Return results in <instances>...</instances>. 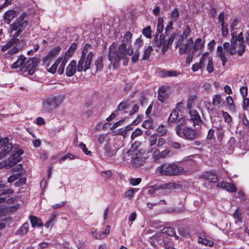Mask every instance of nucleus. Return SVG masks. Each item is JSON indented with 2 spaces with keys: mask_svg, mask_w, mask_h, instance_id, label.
Returning <instances> with one entry per match:
<instances>
[{
  "mask_svg": "<svg viewBox=\"0 0 249 249\" xmlns=\"http://www.w3.org/2000/svg\"><path fill=\"white\" fill-rule=\"evenodd\" d=\"M126 46L124 43H122L118 47V49L115 48L112 44L109 47L108 58L109 61L113 63L114 68H118L119 66L120 60H123L124 65H126L129 60L127 54L132 56L131 60L135 63L137 61L139 57V51L138 49L134 52L131 45H130L126 49Z\"/></svg>",
  "mask_w": 249,
  "mask_h": 249,
  "instance_id": "1",
  "label": "nucleus"
},
{
  "mask_svg": "<svg viewBox=\"0 0 249 249\" xmlns=\"http://www.w3.org/2000/svg\"><path fill=\"white\" fill-rule=\"evenodd\" d=\"M223 52L225 55H233L237 53L239 56L242 55L245 52V45H244V38L242 32L238 34V37H231V45L229 42H225L223 44Z\"/></svg>",
  "mask_w": 249,
  "mask_h": 249,
  "instance_id": "2",
  "label": "nucleus"
},
{
  "mask_svg": "<svg viewBox=\"0 0 249 249\" xmlns=\"http://www.w3.org/2000/svg\"><path fill=\"white\" fill-rule=\"evenodd\" d=\"M93 55L91 46L86 44L82 50L80 59L78 62L77 71H85L89 69Z\"/></svg>",
  "mask_w": 249,
  "mask_h": 249,
  "instance_id": "3",
  "label": "nucleus"
},
{
  "mask_svg": "<svg viewBox=\"0 0 249 249\" xmlns=\"http://www.w3.org/2000/svg\"><path fill=\"white\" fill-rule=\"evenodd\" d=\"M157 174L165 176H178L183 172V168L177 163H164L155 170Z\"/></svg>",
  "mask_w": 249,
  "mask_h": 249,
  "instance_id": "4",
  "label": "nucleus"
},
{
  "mask_svg": "<svg viewBox=\"0 0 249 249\" xmlns=\"http://www.w3.org/2000/svg\"><path fill=\"white\" fill-rule=\"evenodd\" d=\"M204 46V41L200 38H197L195 42L192 38L187 39L186 43L182 44L179 49V53L182 54L188 52L194 53L196 51H201Z\"/></svg>",
  "mask_w": 249,
  "mask_h": 249,
  "instance_id": "5",
  "label": "nucleus"
},
{
  "mask_svg": "<svg viewBox=\"0 0 249 249\" xmlns=\"http://www.w3.org/2000/svg\"><path fill=\"white\" fill-rule=\"evenodd\" d=\"M176 132L178 136L189 140H194L201 134L200 131L198 129L184 127L182 129L180 125H177L176 127Z\"/></svg>",
  "mask_w": 249,
  "mask_h": 249,
  "instance_id": "6",
  "label": "nucleus"
},
{
  "mask_svg": "<svg viewBox=\"0 0 249 249\" xmlns=\"http://www.w3.org/2000/svg\"><path fill=\"white\" fill-rule=\"evenodd\" d=\"M26 17V14L22 13L10 25L9 32L12 33L13 31H16L14 35L15 36H18L28 24V21L25 19Z\"/></svg>",
  "mask_w": 249,
  "mask_h": 249,
  "instance_id": "7",
  "label": "nucleus"
},
{
  "mask_svg": "<svg viewBox=\"0 0 249 249\" xmlns=\"http://www.w3.org/2000/svg\"><path fill=\"white\" fill-rule=\"evenodd\" d=\"M62 101L63 99L60 96L48 97L43 102V110L46 112H50L57 107Z\"/></svg>",
  "mask_w": 249,
  "mask_h": 249,
  "instance_id": "8",
  "label": "nucleus"
},
{
  "mask_svg": "<svg viewBox=\"0 0 249 249\" xmlns=\"http://www.w3.org/2000/svg\"><path fill=\"white\" fill-rule=\"evenodd\" d=\"M3 147V149L0 152V159L3 158L5 155L8 154L10 151L14 153V151L18 148V145L13 146V144L9 142V139L6 138H0V148Z\"/></svg>",
  "mask_w": 249,
  "mask_h": 249,
  "instance_id": "9",
  "label": "nucleus"
},
{
  "mask_svg": "<svg viewBox=\"0 0 249 249\" xmlns=\"http://www.w3.org/2000/svg\"><path fill=\"white\" fill-rule=\"evenodd\" d=\"M67 61L68 59L66 57L60 56L58 57L55 63L48 70V72L54 74L59 65L57 72L59 74H62L64 73L65 67Z\"/></svg>",
  "mask_w": 249,
  "mask_h": 249,
  "instance_id": "10",
  "label": "nucleus"
},
{
  "mask_svg": "<svg viewBox=\"0 0 249 249\" xmlns=\"http://www.w3.org/2000/svg\"><path fill=\"white\" fill-rule=\"evenodd\" d=\"M129 160L127 162H130L134 167L142 166L144 161L141 152H136L130 154L128 158Z\"/></svg>",
  "mask_w": 249,
  "mask_h": 249,
  "instance_id": "11",
  "label": "nucleus"
},
{
  "mask_svg": "<svg viewBox=\"0 0 249 249\" xmlns=\"http://www.w3.org/2000/svg\"><path fill=\"white\" fill-rule=\"evenodd\" d=\"M202 61L203 63V68L206 66V70L209 73L213 71L214 65L213 58L208 53H205L202 54Z\"/></svg>",
  "mask_w": 249,
  "mask_h": 249,
  "instance_id": "12",
  "label": "nucleus"
},
{
  "mask_svg": "<svg viewBox=\"0 0 249 249\" xmlns=\"http://www.w3.org/2000/svg\"><path fill=\"white\" fill-rule=\"evenodd\" d=\"M61 48L59 47H55L53 50L49 52V53L43 58L42 61L43 64L46 67L50 66L51 62L53 59L58 53L60 51Z\"/></svg>",
  "mask_w": 249,
  "mask_h": 249,
  "instance_id": "13",
  "label": "nucleus"
},
{
  "mask_svg": "<svg viewBox=\"0 0 249 249\" xmlns=\"http://www.w3.org/2000/svg\"><path fill=\"white\" fill-rule=\"evenodd\" d=\"M141 144V142L139 141H135L132 143L130 149L124 154L123 160L125 162H127L129 160L128 158L130 157L131 153H135L136 152H141L139 149Z\"/></svg>",
  "mask_w": 249,
  "mask_h": 249,
  "instance_id": "14",
  "label": "nucleus"
},
{
  "mask_svg": "<svg viewBox=\"0 0 249 249\" xmlns=\"http://www.w3.org/2000/svg\"><path fill=\"white\" fill-rule=\"evenodd\" d=\"M14 152L12 155L9 158L8 160L5 161L7 164H12V166L16 165L20 160L21 158L20 156L23 154V151L21 149L17 148Z\"/></svg>",
  "mask_w": 249,
  "mask_h": 249,
  "instance_id": "15",
  "label": "nucleus"
},
{
  "mask_svg": "<svg viewBox=\"0 0 249 249\" xmlns=\"http://www.w3.org/2000/svg\"><path fill=\"white\" fill-rule=\"evenodd\" d=\"M163 230L164 231L162 233H160L153 236L151 238L152 241H153L154 240H157V242L161 241L164 238V233H166L170 236H174L175 235V230L171 227L166 228Z\"/></svg>",
  "mask_w": 249,
  "mask_h": 249,
  "instance_id": "16",
  "label": "nucleus"
},
{
  "mask_svg": "<svg viewBox=\"0 0 249 249\" xmlns=\"http://www.w3.org/2000/svg\"><path fill=\"white\" fill-rule=\"evenodd\" d=\"M38 64V62L36 58H33L27 60L24 64V67L26 68L30 75H32L35 71V69Z\"/></svg>",
  "mask_w": 249,
  "mask_h": 249,
  "instance_id": "17",
  "label": "nucleus"
},
{
  "mask_svg": "<svg viewBox=\"0 0 249 249\" xmlns=\"http://www.w3.org/2000/svg\"><path fill=\"white\" fill-rule=\"evenodd\" d=\"M92 236L96 239H102L106 237L110 232V226H107L105 231L101 232H98L95 228H92L90 230Z\"/></svg>",
  "mask_w": 249,
  "mask_h": 249,
  "instance_id": "18",
  "label": "nucleus"
},
{
  "mask_svg": "<svg viewBox=\"0 0 249 249\" xmlns=\"http://www.w3.org/2000/svg\"><path fill=\"white\" fill-rule=\"evenodd\" d=\"M190 33V29L188 26H187L186 28L184 30L182 35L179 37L178 41H177L176 47L177 48L178 46H181V45L183 43H186L188 38V36H189Z\"/></svg>",
  "mask_w": 249,
  "mask_h": 249,
  "instance_id": "19",
  "label": "nucleus"
},
{
  "mask_svg": "<svg viewBox=\"0 0 249 249\" xmlns=\"http://www.w3.org/2000/svg\"><path fill=\"white\" fill-rule=\"evenodd\" d=\"M200 178L207 180L210 182L215 183L218 180L217 176L212 172H205L203 173L200 176Z\"/></svg>",
  "mask_w": 249,
  "mask_h": 249,
  "instance_id": "20",
  "label": "nucleus"
},
{
  "mask_svg": "<svg viewBox=\"0 0 249 249\" xmlns=\"http://www.w3.org/2000/svg\"><path fill=\"white\" fill-rule=\"evenodd\" d=\"M239 22L236 19H234L233 20L230 25V29L231 32V36L232 37H238V34L241 32L240 30L238 29Z\"/></svg>",
  "mask_w": 249,
  "mask_h": 249,
  "instance_id": "21",
  "label": "nucleus"
},
{
  "mask_svg": "<svg viewBox=\"0 0 249 249\" xmlns=\"http://www.w3.org/2000/svg\"><path fill=\"white\" fill-rule=\"evenodd\" d=\"M160 42H157L156 46L160 47L162 44V52L164 53L168 49L169 46L171 45L167 40H164V36L160 35Z\"/></svg>",
  "mask_w": 249,
  "mask_h": 249,
  "instance_id": "22",
  "label": "nucleus"
},
{
  "mask_svg": "<svg viewBox=\"0 0 249 249\" xmlns=\"http://www.w3.org/2000/svg\"><path fill=\"white\" fill-rule=\"evenodd\" d=\"M169 89V87L164 86L161 87L159 90L158 92V99L163 102L167 98L168 96L167 90Z\"/></svg>",
  "mask_w": 249,
  "mask_h": 249,
  "instance_id": "23",
  "label": "nucleus"
},
{
  "mask_svg": "<svg viewBox=\"0 0 249 249\" xmlns=\"http://www.w3.org/2000/svg\"><path fill=\"white\" fill-rule=\"evenodd\" d=\"M76 68V61L72 60L66 68V74L68 76L71 77L73 76L75 71Z\"/></svg>",
  "mask_w": 249,
  "mask_h": 249,
  "instance_id": "24",
  "label": "nucleus"
},
{
  "mask_svg": "<svg viewBox=\"0 0 249 249\" xmlns=\"http://www.w3.org/2000/svg\"><path fill=\"white\" fill-rule=\"evenodd\" d=\"M189 114L190 116V120L193 122V126H195L200 121V117L197 112L195 110H190Z\"/></svg>",
  "mask_w": 249,
  "mask_h": 249,
  "instance_id": "25",
  "label": "nucleus"
},
{
  "mask_svg": "<svg viewBox=\"0 0 249 249\" xmlns=\"http://www.w3.org/2000/svg\"><path fill=\"white\" fill-rule=\"evenodd\" d=\"M18 36H15V35H13V37L7 43L2 46L1 50L2 52H5L14 45L17 43L19 41V39L17 38Z\"/></svg>",
  "mask_w": 249,
  "mask_h": 249,
  "instance_id": "26",
  "label": "nucleus"
},
{
  "mask_svg": "<svg viewBox=\"0 0 249 249\" xmlns=\"http://www.w3.org/2000/svg\"><path fill=\"white\" fill-rule=\"evenodd\" d=\"M16 12L13 10H9L5 12L4 16V22L9 24L11 21L16 17Z\"/></svg>",
  "mask_w": 249,
  "mask_h": 249,
  "instance_id": "27",
  "label": "nucleus"
},
{
  "mask_svg": "<svg viewBox=\"0 0 249 249\" xmlns=\"http://www.w3.org/2000/svg\"><path fill=\"white\" fill-rule=\"evenodd\" d=\"M217 53L222 62V65L224 66L227 62V58L226 57V55H225V52H223V47L222 46H219L217 47Z\"/></svg>",
  "mask_w": 249,
  "mask_h": 249,
  "instance_id": "28",
  "label": "nucleus"
},
{
  "mask_svg": "<svg viewBox=\"0 0 249 249\" xmlns=\"http://www.w3.org/2000/svg\"><path fill=\"white\" fill-rule=\"evenodd\" d=\"M161 190H173L179 186L174 182H169L164 184L160 183Z\"/></svg>",
  "mask_w": 249,
  "mask_h": 249,
  "instance_id": "29",
  "label": "nucleus"
},
{
  "mask_svg": "<svg viewBox=\"0 0 249 249\" xmlns=\"http://www.w3.org/2000/svg\"><path fill=\"white\" fill-rule=\"evenodd\" d=\"M225 104L230 110H234L235 106L234 103L233 99L231 96H228L226 98Z\"/></svg>",
  "mask_w": 249,
  "mask_h": 249,
  "instance_id": "30",
  "label": "nucleus"
},
{
  "mask_svg": "<svg viewBox=\"0 0 249 249\" xmlns=\"http://www.w3.org/2000/svg\"><path fill=\"white\" fill-rule=\"evenodd\" d=\"M178 111L174 110H173L169 117L168 120V123L170 125H172V124L175 123L177 121V119L178 117Z\"/></svg>",
  "mask_w": 249,
  "mask_h": 249,
  "instance_id": "31",
  "label": "nucleus"
},
{
  "mask_svg": "<svg viewBox=\"0 0 249 249\" xmlns=\"http://www.w3.org/2000/svg\"><path fill=\"white\" fill-rule=\"evenodd\" d=\"M153 153L152 155V158L154 161L157 162L160 159H162L161 152L157 148H154L152 149Z\"/></svg>",
  "mask_w": 249,
  "mask_h": 249,
  "instance_id": "32",
  "label": "nucleus"
},
{
  "mask_svg": "<svg viewBox=\"0 0 249 249\" xmlns=\"http://www.w3.org/2000/svg\"><path fill=\"white\" fill-rule=\"evenodd\" d=\"M30 219L32 226L34 227L36 226H41L43 224L41 219L36 216H30Z\"/></svg>",
  "mask_w": 249,
  "mask_h": 249,
  "instance_id": "33",
  "label": "nucleus"
},
{
  "mask_svg": "<svg viewBox=\"0 0 249 249\" xmlns=\"http://www.w3.org/2000/svg\"><path fill=\"white\" fill-rule=\"evenodd\" d=\"M25 60L26 58L24 56L22 55L19 56L17 61L12 65L11 68L12 69H17L18 68L24 64Z\"/></svg>",
  "mask_w": 249,
  "mask_h": 249,
  "instance_id": "34",
  "label": "nucleus"
},
{
  "mask_svg": "<svg viewBox=\"0 0 249 249\" xmlns=\"http://www.w3.org/2000/svg\"><path fill=\"white\" fill-rule=\"evenodd\" d=\"M76 48V44L73 43L70 47L68 50L66 52L65 56H64L63 57H66L67 59L69 58L73 55Z\"/></svg>",
  "mask_w": 249,
  "mask_h": 249,
  "instance_id": "35",
  "label": "nucleus"
},
{
  "mask_svg": "<svg viewBox=\"0 0 249 249\" xmlns=\"http://www.w3.org/2000/svg\"><path fill=\"white\" fill-rule=\"evenodd\" d=\"M200 69L201 70L203 69V63L202 61V56L200 58L199 62L195 63L192 67V70L194 72H196Z\"/></svg>",
  "mask_w": 249,
  "mask_h": 249,
  "instance_id": "36",
  "label": "nucleus"
},
{
  "mask_svg": "<svg viewBox=\"0 0 249 249\" xmlns=\"http://www.w3.org/2000/svg\"><path fill=\"white\" fill-rule=\"evenodd\" d=\"M198 242L210 247H213L214 244L212 241L200 237L198 239Z\"/></svg>",
  "mask_w": 249,
  "mask_h": 249,
  "instance_id": "37",
  "label": "nucleus"
},
{
  "mask_svg": "<svg viewBox=\"0 0 249 249\" xmlns=\"http://www.w3.org/2000/svg\"><path fill=\"white\" fill-rule=\"evenodd\" d=\"M118 148V147H115V146L114 148H109L107 146L105 148V152L108 156L111 157L115 154Z\"/></svg>",
  "mask_w": 249,
  "mask_h": 249,
  "instance_id": "38",
  "label": "nucleus"
},
{
  "mask_svg": "<svg viewBox=\"0 0 249 249\" xmlns=\"http://www.w3.org/2000/svg\"><path fill=\"white\" fill-rule=\"evenodd\" d=\"M160 190V183H158L154 185L150 186L148 188V193L149 195H152L154 193H155L156 192H157Z\"/></svg>",
  "mask_w": 249,
  "mask_h": 249,
  "instance_id": "39",
  "label": "nucleus"
},
{
  "mask_svg": "<svg viewBox=\"0 0 249 249\" xmlns=\"http://www.w3.org/2000/svg\"><path fill=\"white\" fill-rule=\"evenodd\" d=\"M97 71H101L103 68V60L102 57H98L95 61Z\"/></svg>",
  "mask_w": 249,
  "mask_h": 249,
  "instance_id": "40",
  "label": "nucleus"
},
{
  "mask_svg": "<svg viewBox=\"0 0 249 249\" xmlns=\"http://www.w3.org/2000/svg\"><path fill=\"white\" fill-rule=\"evenodd\" d=\"M158 137L156 134H153L150 136L148 138V144L150 146L152 147L155 145L157 142Z\"/></svg>",
  "mask_w": 249,
  "mask_h": 249,
  "instance_id": "41",
  "label": "nucleus"
},
{
  "mask_svg": "<svg viewBox=\"0 0 249 249\" xmlns=\"http://www.w3.org/2000/svg\"><path fill=\"white\" fill-rule=\"evenodd\" d=\"M153 51L152 47L150 46H148L144 51L143 55L142 56L143 60H147L148 59L151 53V52Z\"/></svg>",
  "mask_w": 249,
  "mask_h": 249,
  "instance_id": "42",
  "label": "nucleus"
},
{
  "mask_svg": "<svg viewBox=\"0 0 249 249\" xmlns=\"http://www.w3.org/2000/svg\"><path fill=\"white\" fill-rule=\"evenodd\" d=\"M222 99L219 94H215L213 96V104L217 106L220 105L221 103Z\"/></svg>",
  "mask_w": 249,
  "mask_h": 249,
  "instance_id": "43",
  "label": "nucleus"
},
{
  "mask_svg": "<svg viewBox=\"0 0 249 249\" xmlns=\"http://www.w3.org/2000/svg\"><path fill=\"white\" fill-rule=\"evenodd\" d=\"M143 35L148 38H150L151 37V31L150 26H148L146 28H144L142 31Z\"/></svg>",
  "mask_w": 249,
  "mask_h": 249,
  "instance_id": "44",
  "label": "nucleus"
},
{
  "mask_svg": "<svg viewBox=\"0 0 249 249\" xmlns=\"http://www.w3.org/2000/svg\"><path fill=\"white\" fill-rule=\"evenodd\" d=\"M142 133V130L139 128H137L134 131L131 136V139L133 140L136 137L141 135Z\"/></svg>",
  "mask_w": 249,
  "mask_h": 249,
  "instance_id": "45",
  "label": "nucleus"
},
{
  "mask_svg": "<svg viewBox=\"0 0 249 249\" xmlns=\"http://www.w3.org/2000/svg\"><path fill=\"white\" fill-rule=\"evenodd\" d=\"M163 19L161 18L160 17L158 18V22L157 24V31L159 33H161L163 30Z\"/></svg>",
  "mask_w": 249,
  "mask_h": 249,
  "instance_id": "46",
  "label": "nucleus"
},
{
  "mask_svg": "<svg viewBox=\"0 0 249 249\" xmlns=\"http://www.w3.org/2000/svg\"><path fill=\"white\" fill-rule=\"evenodd\" d=\"M179 14L177 8L174 9V10L172 12L171 14V18L173 21L177 20L178 18L179 17Z\"/></svg>",
  "mask_w": 249,
  "mask_h": 249,
  "instance_id": "47",
  "label": "nucleus"
},
{
  "mask_svg": "<svg viewBox=\"0 0 249 249\" xmlns=\"http://www.w3.org/2000/svg\"><path fill=\"white\" fill-rule=\"evenodd\" d=\"M21 173H18V174L10 176L8 178V180H7L8 182L9 183H12V182H14V181L20 178V177L21 176Z\"/></svg>",
  "mask_w": 249,
  "mask_h": 249,
  "instance_id": "48",
  "label": "nucleus"
},
{
  "mask_svg": "<svg viewBox=\"0 0 249 249\" xmlns=\"http://www.w3.org/2000/svg\"><path fill=\"white\" fill-rule=\"evenodd\" d=\"M180 73L177 71H165L164 75L167 77H176Z\"/></svg>",
  "mask_w": 249,
  "mask_h": 249,
  "instance_id": "49",
  "label": "nucleus"
},
{
  "mask_svg": "<svg viewBox=\"0 0 249 249\" xmlns=\"http://www.w3.org/2000/svg\"><path fill=\"white\" fill-rule=\"evenodd\" d=\"M242 108L244 110H249V99L248 98H243Z\"/></svg>",
  "mask_w": 249,
  "mask_h": 249,
  "instance_id": "50",
  "label": "nucleus"
},
{
  "mask_svg": "<svg viewBox=\"0 0 249 249\" xmlns=\"http://www.w3.org/2000/svg\"><path fill=\"white\" fill-rule=\"evenodd\" d=\"M157 132L159 133L160 136H163L166 133V129L163 125H159L157 129Z\"/></svg>",
  "mask_w": 249,
  "mask_h": 249,
  "instance_id": "51",
  "label": "nucleus"
},
{
  "mask_svg": "<svg viewBox=\"0 0 249 249\" xmlns=\"http://www.w3.org/2000/svg\"><path fill=\"white\" fill-rule=\"evenodd\" d=\"M132 34L130 32H127L124 36V38L122 43H129L131 39Z\"/></svg>",
  "mask_w": 249,
  "mask_h": 249,
  "instance_id": "52",
  "label": "nucleus"
},
{
  "mask_svg": "<svg viewBox=\"0 0 249 249\" xmlns=\"http://www.w3.org/2000/svg\"><path fill=\"white\" fill-rule=\"evenodd\" d=\"M28 224L24 223L22 225L21 227L19 230V232L21 234H24L28 232Z\"/></svg>",
  "mask_w": 249,
  "mask_h": 249,
  "instance_id": "53",
  "label": "nucleus"
},
{
  "mask_svg": "<svg viewBox=\"0 0 249 249\" xmlns=\"http://www.w3.org/2000/svg\"><path fill=\"white\" fill-rule=\"evenodd\" d=\"M196 98V96L195 95H191V96L189 97L187 104V107L188 108H190L192 107V105L194 104V101L195 100Z\"/></svg>",
  "mask_w": 249,
  "mask_h": 249,
  "instance_id": "54",
  "label": "nucleus"
},
{
  "mask_svg": "<svg viewBox=\"0 0 249 249\" xmlns=\"http://www.w3.org/2000/svg\"><path fill=\"white\" fill-rule=\"evenodd\" d=\"M229 185H226V187L224 189L231 192H235L236 191V188L233 184L229 183Z\"/></svg>",
  "mask_w": 249,
  "mask_h": 249,
  "instance_id": "55",
  "label": "nucleus"
},
{
  "mask_svg": "<svg viewBox=\"0 0 249 249\" xmlns=\"http://www.w3.org/2000/svg\"><path fill=\"white\" fill-rule=\"evenodd\" d=\"M79 147L83 150L86 155H89L90 154L91 152L88 150L86 145L82 142H80L79 143Z\"/></svg>",
  "mask_w": 249,
  "mask_h": 249,
  "instance_id": "56",
  "label": "nucleus"
},
{
  "mask_svg": "<svg viewBox=\"0 0 249 249\" xmlns=\"http://www.w3.org/2000/svg\"><path fill=\"white\" fill-rule=\"evenodd\" d=\"M137 191V189H131L128 190L126 192L125 194V196L126 197H128L129 199L131 198L134 193Z\"/></svg>",
  "mask_w": 249,
  "mask_h": 249,
  "instance_id": "57",
  "label": "nucleus"
},
{
  "mask_svg": "<svg viewBox=\"0 0 249 249\" xmlns=\"http://www.w3.org/2000/svg\"><path fill=\"white\" fill-rule=\"evenodd\" d=\"M228 25L227 24L225 25V24L221 25L222 27V35L223 36L225 37L226 36L228 33H229V30L228 29Z\"/></svg>",
  "mask_w": 249,
  "mask_h": 249,
  "instance_id": "58",
  "label": "nucleus"
},
{
  "mask_svg": "<svg viewBox=\"0 0 249 249\" xmlns=\"http://www.w3.org/2000/svg\"><path fill=\"white\" fill-rule=\"evenodd\" d=\"M101 175L105 178H109L112 176V173L110 170L102 171L101 172Z\"/></svg>",
  "mask_w": 249,
  "mask_h": 249,
  "instance_id": "59",
  "label": "nucleus"
},
{
  "mask_svg": "<svg viewBox=\"0 0 249 249\" xmlns=\"http://www.w3.org/2000/svg\"><path fill=\"white\" fill-rule=\"evenodd\" d=\"M152 122L150 120H146L142 124V126L146 129H149L152 126Z\"/></svg>",
  "mask_w": 249,
  "mask_h": 249,
  "instance_id": "60",
  "label": "nucleus"
},
{
  "mask_svg": "<svg viewBox=\"0 0 249 249\" xmlns=\"http://www.w3.org/2000/svg\"><path fill=\"white\" fill-rule=\"evenodd\" d=\"M233 217L235 218H236L238 221H242V213L241 212L238 210H236L233 213Z\"/></svg>",
  "mask_w": 249,
  "mask_h": 249,
  "instance_id": "61",
  "label": "nucleus"
},
{
  "mask_svg": "<svg viewBox=\"0 0 249 249\" xmlns=\"http://www.w3.org/2000/svg\"><path fill=\"white\" fill-rule=\"evenodd\" d=\"M222 115L223 117L224 118L225 122L227 123H230L231 120L232 118L231 117L229 114L228 113L223 111L222 112Z\"/></svg>",
  "mask_w": 249,
  "mask_h": 249,
  "instance_id": "62",
  "label": "nucleus"
},
{
  "mask_svg": "<svg viewBox=\"0 0 249 249\" xmlns=\"http://www.w3.org/2000/svg\"><path fill=\"white\" fill-rule=\"evenodd\" d=\"M248 88L246 87L243 86L240 89V91L243 98H247L248 95Z\"/></svg>",
  "mask_w": 249,
  "mask_h": 249,
  "instance_id": "63",
  "label": "nucleus"
},
{
  "mask_svg": "<svg viewBox=\"0 0 249 249\" xmlns=\"http://www.w3.org/2000/svg\"><path fill=\"white\" fill-rule=\"evenodd\" d=\"M141 181H142V179L141 178H132L130 179V182L132 185L136 186V185H137L139 184H140V182H141Z\"/></svg>",
  "mask_w": 249,
  "mask_h": 249,
  "instance_id": "64",
  "label": "nucleus"
}]
</instances>
